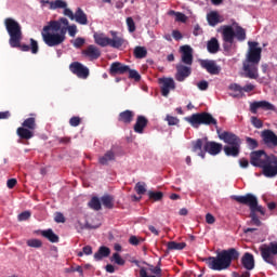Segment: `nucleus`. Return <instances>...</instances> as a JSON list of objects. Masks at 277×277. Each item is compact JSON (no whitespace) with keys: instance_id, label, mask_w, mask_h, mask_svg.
I'll list each match as a JSON object with an SVG mask.
<instances>
[{"instance_id":"1","label":"nucleus","mask_w":277,"mask_h":277,"mask_svg":"<svg viewBox=\"0 0 277 277\" xmlns=\"http://www.w3.org/2000/svg\"><path fill=\"white\" fill-rule=\"evenodd\" d=\"M185 120L186 122H189L194 129H198L200 124H205L206 127H215L220 140H222L224 144H227V146L241 145V138L237 134L229 131L222 132L220 130V127H217V119H215L210 113L203 111L193 114L190 117H186Z\"/></svg>"},{"instance_id":"2","label":"nucleus","mask_w":277,"mask_h":277,"mask_svg":"<svg viewBox=\"0 0 277 277\" xmlns=\"http://www.w3.org/2000/svg\"><path fill=\"white\" fill-rule=\"evenodd\" d=\"M239 260V251L235 248L223 250L216 256L202 258L201 261L208 265L209 269L213 272H223L228 269L233 261Z\"/></svg>"},{"instance_id":"3","label":"nucleus","mask_w":277,"mask_h":277,"mask_svg":"<svg viewBox=\"0 0 277 277\" xmlns=\"http://www.w3.org/2000/svg\"><path fill=\"white\" fill-rule=\"evenodd\" d=\"M193 153H198V156L201 159H205L207 153L209 155L215 156L222 153L223 145L217 142L209 141V138H198L197 141L193 142Z\"/></svg>"},{"instance_id":"4","label":"nucleus","mask_w":277,"mask_h":277,"mask_svg":"<svg viewBox=\"0 0 277 277\" xmlns=\"http://www.w3.org/2000/svg\"><path fill=\"white\" fill-rule=\"evenodd\" d=\"M57 31H60V23L57 22H49V25L43 27L41 36L47 47H60V44H63L64 36H61Z\"/></svg>"},{"instance_id":"5","label":"nucleus","mask_w":277,"mask_h":277,"mask_svg":"<svg viewBox=\"0 0 277 277\" xmlns=\"http://www.w3.org/2000/svg\"><path fill=\"white\" fill-rule=\"evenodd\" d=\"M4 27L9 35L10 47H18V42L23 40V27H21V24L16 19L8 17L4 19Z\"/></svg>"},{"instance_id":"6","label":"nucleus","mask_w":277,"mask_h":277,"mask_svg":"<svg viewBox=\"0 0 277 277\" xmlns=\"http://www.w3.org/2000/svg\"><path fill=\"white\" fill-rule=\"evenodd\" d=\"M110 36L111 38L105 36V34L95 32L93 38L95 44H98V47L103 48L111 47L113 49H120L123 47L124 42H127L124 38L118 37V31L116 30H110Z\"/></svg>"},{"instance_id":"7","label":"nucleus","mask_w":277,"mask_h":277,"mask_svg":"<svg viewBox=\"0 0 277 277\" xmlns=\"http://www.w3.org/2000/svg\"><path fill=\"white\" fill-rule=\"evenodd\" d=\"M101 220H103V216L101 213H98V210H95L93 213L87 216L85 223H81V221H77L76 228L78 233H81V230H92L101 227Z\"/></svg>"},{"instance_id":"8","label":"nucleus","mask_w":277,"mask_h":277,"mask_svg":"<svg viewBox=\"0 0 277 277\" xmlns=\"http://www.w3.org/2000/svg\"><path fill=\"white\" fill-rule=\"evenodd\" d=\"M116 202V197L114 195L104 194L101 198L97 196L91 197L90 201L88 202L89 209H114V205Z\"/></svg>"},{"instance_id":"9","label":"nucleus","mask_w":277,"mask_h":277,"mask_svg":"<svg viewBox=\"0 0 277 277\" xmlns=\"http://www.w3.org/2000/svg\"><path fill=\"white\" fill-rule=\"evenodd\" d=\"M37 128L36 118L29 117L23 121L22 127L17 128L16 133L21 140H31Z\"/></svg>"},{"instance_id":"10","label":"nucleus","mask_w":277,"mask_h":277,"mask_svg":"<svg viewBox=\"0 0 277 277\" xmlns=\"http://www.w3.org/2000/svg\"><path fill=\"white\" fill-rule=\"evenodd\" d=\"M230 199L238 202V205L249 207V209H263V207L259 206V197L252 193L246 195H232Z\"/></svg>"},{"instance_id":"11","label":"nucleus","mask_w":277,"mask_h":277,"mask_svg":"<svg viewBox=\"0 0 277 277\" xmlns=\"http://www.w3.org/2000/svg\"><path fill=\"white\" fill-rule=\"evenodd\" d=\"M260 252L263 261L268 265H276L274 255L277 254V242H271L269 245H263L260 247Z\"/></svg>"},{"instance_id":"12","label":"nucleus","mask_w":277,"mask_h":277,"mask_svg":"<svg viewBox=\"0 0 277 277\" xmlns=\"http://www.w3.org/2000/svg\"><path fill=\"white\" fill-rule=\"evenodd\" d=\"M269 155H267V153H265V150L263 149L251 151L250 154L251 166H253L254 168H261V170L265 168V163H267Z\"/></svg>"},{"instance_id":"13","label":"nucleus","mask_w":277,"mask_h":277,"mask_svg":"<svg viewBox=\"0 0 277 277\" xmlns=\"http://www.w3.org/2000/svg\"><path fill=\"white\" fill-rule=\"evenodd\" d=\"M248 44L249 52L245 62L250 64H259L261 62V53H263V49L259 48V42L256 41H249Z\"/></svg>"},{"instance_id":"14","label":"nucleus","mask_w":277,"mask_h":277,"mask_svg":"<svg viewBox=\"0 0 277 277\" xmlns=\"http://www.w3.org/2000/svg\"><path fill=\"white\" fill-rule=\"evenodd\" d=\"M262 174L266 176V179H274L277 176V156L269 155L266 163L262 169Z\"/></svg>"},{"instance_id":"15","label":"nucleus","mask_w":277,"mask_h":277,"mask_svg":"<svg viewBox=\"0 0 277 277\" xmlns=\"http://www.w3.org/2000/svg\"><path fill=\"white\" fill-rule=\"evenodd\" d=\"M222 29V38H223V49L228 51L230 47H233V42H235V29L230 25H224L221 27Z\"/></svg>"},{"instance_id":"16","label":"nucleus","mask_w":277,"mask_h":277,"mask_svg":"<svg viewBox=\"0 0 277 277\" xmlns=\"http://www.w3.org/2000/svg\"><path fill=\"white\" fill-rule=\"evenodd\" d=\"M69 70L72 75H77L79 79H88L90 77V69L79 62L71 63Z\"/></svg>"},{"instance_id":"17","label":"nucleus","mask_w":277,"mask_h":277,"mask_svg":"<svg viewBox=\"0 0 277 277\" xmlns=\"http://www.w3.org/2000/svg\"><path fill=\"white\" fill-rule=\"evenodd\" d=\"M263 144L268 148H277V135L274 131L266 129L261 132Z\"/></svg>"},{"instance_id":"18","label":"nucleus","mask_w":277,"mask_h":277,"mask_svg":"<svg viewBox=\"0 0 277 277\" xmlns=\"http://www.w3.org/2000/svg\"><path fill=\"white\" fill-rule=\"evenodd\" d=\"M158 82L163 96H169L170 90H176V82H174L173 78H159Z\"/></svg>"},{"instance_id":"19","label":"nucleus","mask_w":277,"mask_h":277,"mask_svg":"<svg viewBox=\"0 0 277 277\" xmlns=\"http://www.w3.org/2000/svg\"><path fill=\"white\" fill-rule=\"evenodd\" d=\"M242 66L247 79H259V63L243 62Z\"/></svg>"},{"instance_id":"20","label":"nucleus","mask_w":277,"mask_h":277,"mask_svg":"<svg viewBox=\"0 0 277 277\" xmlns=\"http://www.w3.org/2000/svg\"><path fill=\"white\" fill-rule=\"evenodd\" d=\"M176 74H175V79L181 83L187 79L192 75V65H183L179 64L175 67Z\"/></svg>"},{"instance_id":"21","label":"nucleus","mask_w":277,"mask_h":277,"mask_svg":"<svg viewBox=\"0 0 277 277\" xmlns=\"http://www.w3.org/2000/svg\"><path fill=\"white\" fill-rule=\"evenodd\" d=\"M259 109H265V111L276 110V106L267 101L253 102L250 104L251 114H258Z\"/></svg>"},{"instance_id":"22","label":"nucleus","mask_w":277,"mask_h":277,"mask_svg":"<svg viewBox=\"0 0 277 277\" xmlns=\"http://www.w3.org/2000/svg\"><path fill=\"white\" fill-rule=\"evenodd\" d=\"M11 49H19V51H23L24 53L31 51L32 55L38 54L39 51L38 41L34 38L30 39V45L25 43L22 44L21 41H18V45H11Z\"/></svg>"},{"instance_id":"23","label":"nucleus","mask_w":277,"mask_h":277,"mask_svg":"<svg viewBox=\"0 0 277 277\" xmlns=\"http://www.w3.org/2000/svg\"><path fill=\"white\" fill-rule=\"evenodd\" d=\"M201 68H205L209 75H220L222 71V68L217 66V63L215 61L211 60H203L200 62Z\"/></svg>"},{"instance_id":"24","label":"nucleus","mask_w":277,"mask_h":277,"mask_svg":"<svg viewBox=\"0 0 277 277\" xmlns=\"http://www.w3.org/2000/svg\"><path fill=\"white\" fill-rule=\"evenodd\" d=\"M82 55L83 57H87V60H90V62H94V60H98V57H101V49L91 44L87 49L82 50Z\"/></svg>"},{"instance_id":"25","label":"nucleus","mask_w":277,"mask_h":277,"mask_svg":"<svg viewBox=\"0 0 277 277\" xmlns=\"http://www.w3.org/2000/svg\"><path fill=\"white\" fill-rule=\"evenodd\" d=\"M129 72V65H124L120 62H115L110 65L109 75L116 77V75H127Z\"/></svg>"},{"instance_id":"26","label":"nucleus","mask_w":277,"mask_h":277,"mask_svg":"<svg viewBox=\"0 0 277 277\" xmlns=\"http://www.w3.org/2000/svg\"><path fill=\"white\" fill-rule=\"evenodd\" d=\"M182 62L186 64V66H192L194 64V50L189 45H182Z\"/></svg>"},{"instance_id":"27","label":"nucleus","mask_w":277,"mask_h":277,"mask_svg":"<svg viewBox=\"0 0 277 277\" xmlns=\"http://www.w3.org/2000/svg\"><path fill=\"white\" fill-rule=\"evenodd\" d=\"M134 118L135 113L133 110H123L118 116V122H121V124H131Z\"/></svg>"},{"instance_id":"28","label":"nucleus","mask_w":277,"mask_h":277,"mask_svg":"<svg viewBox=\"0 0 277 277\" xmlns=\"http://www.w3.org/2000/svg\"><path fill=\"white\" fill-rule=\"evenodd\" d=\"M241 264L245 269L252 272V269H254V255H252L250 252H246L241 258Z\"/></svg>"},{"instance_id":"29","label":"nucleus","mask_w":277,"mask_h":277,"mask_svg":"<svg viewBox=\"0 0 277 277\" xmlns=\"http://www.w3.org/2000/svg\"><path fill=\"white\" fill-rule=\"evenodd\" d=\"M145 127H148V119L142 115L137 116L136 122L133 128L134 132L142 134V133H144Z\"/></svg>"},{"instance_id":"30","label":"nucleus","mask_w":277,"mask_h":277,"mask_svg":"<svg viewBox=\"0 0 277 277\" xmlns=\"http://www.w3.org/2000/svg\"><path fill=\"white\" fill-rule=\"evenodd\" d=\"M223 150L226 157H239V153H241V145H225Z\"/></svg>"},{"instance_id":"31","label":"nucleus","mask_w":277,"mask_h":277,"mask_svg":"<svg viewBox=\"0 0 277 277\" xmlns=\"http://www.w3.org/2000/svg\"><path fill=\"white\" fill-rule=\"evenodd\" d=\"M74 21L79 25H88V15L83 12V9L78 8L74 14Z\"/></svg>"},{"instance_id":"32","label":"nucleus","mask_w":277,"mask_h":277,"mask_svg":"<svg viewBox=\"0 0 277 277\" xmlns=\"http://www.w3.org/2000/svg\"><path fill=\"white\" fill-rule=\"evenodd\" d=\"M109 161H116V153H114V150H108L98 158L101 166H108Z\"/></svg>"},{"instance_id":"33","label":"nucleus","mask_w":277,"mask_h":277,"mask_svg":"<svg viewBox=\"0 0 277 277\" xmlns=\"http://www.w3.org/2000/svg\"><path fill=\"white\" fill-rule=\"evenodd\" d=\"M41 236L48 239V241H50L51 243L60 242V236H57L51 228L41 230Z\"/></svg>"},{"instance_id":"34","label":"nucleus","mask_w":277,"mask_h":277,"mask_svg":"<svg viewBox=\"0 0 277 277\" xmlns=\"http://www.w3.org/2000/svg\"><path fill=\"white\" fill-rule=\"evenodd\" d=\"M259 214L265 215V210L264 209H251L250 217H251L252 223L255 226H261V220H259Z\"/></svg>"},{"instance_id":"35","label":"nucleus","mask_w":277,"mask_h":277,"mask_svg":"<svg viewBox=\"0 0 277 277\" xmlns=\"http://www.w3.org/2000/svg\"><path fill=\"white\" fill-rule=\"evenodd\" d=\"M111 254V250L108 247H100L97 252L94 253L95 261H103V259L109 256Z\"/></svg>"},{"instance_id":"36","label":"nucleus","mask_w":277,"mask_h":277,"mask_svg":"<svg viewBox=\"0 0 277 277\" xmlns=\"http://www.w3.org/2000/svg\"><path fill=\"white\" fill-rule=\"evenodd\" d=\"M207 49L209 53H217V51H220V41H217L216 38H211V40L208 41Z\"/></svg>"},{"instance_id":"37","label":"nucleus","mask_w":277,"mask_h":277,"mask_svg":"<svg viewBox=\"0 0 277 277\" xmlns=\"http://www.w3.org/2000/svg\"><path fill=\"white\" fill-rule=\"evenodd\" d=\"M207 21L210 27H215V25L220 23V14H217V12H210L207 15Z\"/></svg>"},{"instance_id":"38","label":"nucleus","mask_w":277,"mask_h":277,"mask_svg":"<svg viewBox=\"0 0 277 277\" xmlns=\"http://www.w3.org/2000/svg\"><path fill=\"white\" fill-rule=\"evenodd\" d=\"M234 25H236V29L235 31V38L239 41V42H243V40H246V29H243V27L237 25V23H234Z\"/></svg>"},{"instance_id":"39","label":"nucleus","mask_w":277,"mask_h":277,"mask_svg":"<svg viewBox=\"0 0 277 277\" xmlns=\"http://www.w3.org/2000/svg\"><path fill=\"white\" fill-rule=\"evenodd\" d=\"M187 247L185 242L169 241L167 245L168 250H184Z\"/></svg>"},{"instance_id":"40","label":"nucleus","mask_w":277,"mask_h":277,"mask_svg":"<svg viewBox=\"0 0 277 277\" xmlns=\"http://www.w3.org/2000/svg\"><path fill=\"white\" fill-rule=\"evenodd\" d=\"M146 55H148V51H146V48L136 47L134 49V56L136 57V60H144V57H146Z\"/></svg>"},{"instance_id":"41","label":"nucleus","mask_w":277,"mask_h":277,"mask_svg":"<svg viewBox=\"0 0 277 277\" xmlns=\"http://www.w3.org/2000/svg\"><path fill=\"white\" fill-rule=\"evenodd\" d=\"M148 198L149 200H153V202H159L163 200V193L149 190Z\"/></svg>"},{"instance_id":"42","label":"nucleus","mask_w":277,"mask_h":277,"mask_svg":"<svg viewBox=\"0 0 277 277\" xmlns=\"http://www.w3.org/2000/svg\"><path fill=\"white\" fill-rule=\"evenodd\" d=\"M68 4L64 0H55L51 3L50 10H62L67 8Z\"/></svg>"},{"instance_id":"43","label":"nucleus","mask_w":277,"mask_h":277,"mask_svg":"<svg viewBox=\"0 0 277 277\" xmlns=\"http://www.w3.org/2000/svg\"><path fill=\"white\" fill-rule=\"evenodd\" d=\"M128 75H129V79H133L136 82L142 81V76L140 75V72L135 69H131L130 66H129Z\"/></svg>"},{"instance_id":"44","label":"nucleus","mask_w":277,"mask_h":277,"mask_svg":"<svg viewBox=\"0 0 277 277\" xmlns=\"http://www.w3.org/2000/svg\"><path fill=\"white\" fill-rule=\"evenodd\" d=\"M246 143L247 146L250 150H254L256 148H259V141H256V138H252L250 136L246 137Z\"/></svg>"},{"instance_id":"45","label":"nucleus","mask_w":277,"mask_h":277,"mask_svg":"<svg viewBox=\"0 0 277 277\" xmlns=\"http://www.w3.org/2000/svg\"><path fill=\"white\" fill-rule=\"evenodd\" d=\"M134 189L138 196H143V194H146V184L137 182Z\"/></svg>"},{"instance_id":"46","label":"nucleus","mask_w":277,"mask_h":277,"mask_svg":"<svg viewBox=\"0 0 277 277\" xmlns=\"http://www.w3.org/2000/svg\"><path fill=\"white\" fill-rule=\"evenodd\" d=\"M27 246L29 248H42V240H40V239H29V240H27Z\"/></svg>"},{"instance_id":"47","label":"nucleus","mask_w":277,"mask_h":277,"mask_svg":"<svg viewBox=\"0 0 277 277\" xmlns=\"http://www.w3.org/2000/svg\"><path fill=\"white\" fill-rule=\"evenodd\" d=\"M127 26H128V31L130 34H133L135 31V21H133V17H127L126 19Z\"/></svg>"},{"instance_id":"48","label":"nucleus","mask_w":277,"mask_h":277,"mask_svg":"<svg viewBox=\"0 0 277 277\" xmlns=\"http://www.w3.org/2000/svg\"><path fill=\"white\" fill-rule=\"evenodd\" d=\"M166 120L169 124V127H176V124H179V122H181V120L176 117L167 115Z\"/></svg>"},{"instance_id":"49","label":"nucleus","mask_w":277,"mask_h":277,"mask_svg":"<svg viewBox=\"0 0 277 277\" xmlns=\"http://www.w3.org/2000/svg\"><path fill=\"white\" fill-rule=\"evenodd\" d=\"M54 222H56V224H64L66 222V216H64V213L62 212H55Z\"/></svg>"},{"instance_id":"50","label":"nucleus","mask_w":277,"mask_h":277,"mask_svg":"<svg viewBox=\"0 0 277 277\" xmlns=\"http://www.w3.org/2000/svg\"><path fill=\"white\" fill-rule=\"evenodd\" d=\"M30 217H31V212H29V211H24V212L19 213L17 216L18 222H25V221L29 220Z\"/></svg>"},{"instance_id":"51","label":"nucleus","mask_w":277,"mask_h":277,"mask_svg":"<svg viewBox=\"0 0 277 277\" xmlns=\"http://www.w3.org/2000/svg\"><path fill=\"white\" fill-rule=\"evenodd\" d=\"M111 261H115V263L117 265H124V263H126L124 259H122V256H120V253H114Z\"/></svg>"},{"instance_id":"52","label":"nucleus","mask_w":277,"mask_h":277,"mask_svg":"<svg viewBox=\"0 0 277 277\" xmlns=\"http://www.w3.org/2000/svg\"><path fill=\"white\" fill-rule=\"evenodd\" d=\"M83 44H85V39L78 37L74 40L72 45L76 49H81V47H83Z\"/></svg>"},{"instance_id":"53","label":"nucleus","mask_w":277,"mask_h":277,"mask_svg":"<svg viewBox=\"0 0 277 277\" xmlns=\"http://www.w3.org/2000/svg\"><path fill=\"white\" fill-rule=\"evenodd\" d=\"M251 122L255 129H263V121L256 117H251Z\"/></svg>"},{"instance_id":"54","label":"nucleus","mask_w":277,"mask_h":277,"mask_svg":"<svg viewBox=\"0 0 277 277\" xmlns=\"http://www.w3.org/2000/svg\"><path fill=\"white\" fill-rule=\"evenodd\" d=\"M197 88L198 90H201L202 92H205L206 90H209V82L206 80L199 81L197 83Z\"/></svg>"},{"instance_id":"55","label":"nucleus","mask_w":277,"mask_h":277,"mask_svg":"<svg viewBox=\"0 0 277 277\" xmlns=\"http://www.w3.org/2000/svg\"><path fill=\"white\" fill-rule=\"evenodd\" d=\"M50 23H58L60 29H62V25H64V27L69 26L68 19L66 17H61L58 21H51Z\"/></svg>"},{"instance_id":"56","label":"nucleus","mask_w":277,"mask_h":277,"mask_svg":"<svg viewBox=\"0 0 277 277\" xmlns=\"http://www.w3.org/2000/svg\"><path fill=\"white\" fill-rule=\"evenodd\" d=\"M70 127H79L81 124V118L80 117H71L69 119Z\"/></svg>"},{"instance_id":"57","label":"nucleus","mask_w":277,"mask_h":277,"mask_svg":"<svg viewBox=\"0 0 277 277\" xmlns=\"http://www.w3.org/2000/svg\"><path fill=\"white\" fill-rule=\"evenodd\" d=\"M67 31L71 38H75L77 36V25L67 26Z\"/></svg>"},{"instance_id":"58","label":"nucleus","mask_w":277,"mask_h":277,"mask_svg":"<svg viewBox=\"0 0 277 277\" xmlns=\"http://www.w3.org/2000/svg\"><path fill=\"white\" fill-rule=\"evenodd\" d=\"M65 272L66 274H70V272H78L80 276H83V268L81 266L66 268Z\"/></svg>"},{"instance_id":"59","label":"nucleus","mask_w":277,"mask_h":277,"mask_svg":"<svg viewBox=\"0 0 277 277\" xmlns=\"http://www.w3.org/2000/svg\"><path fill=\"white\" fill-rule=\"evenodd\" d=\"M229 90L233 92H239L240 94L243 92V88L237 83L229 84Z\"/></svg>"},{"instance_id":"60","label":"nucleus","mask_w":277,"mask_h":277,"mask_svg":"<svg viewBox=\"0 0 277 277\" xmlns=\"http://www.w3.org/2000/svg\"><path fill=\"white\" fill-rule=\"evenodd\" d=\"M175 21L180 23H186L187 16L184 13L177 12L175 13Z\"/></svg>"},{"instance_id":"61","label":"nucleus","mask_w":277,"mask_h":277,"mask_svg":"<svg viewBox=\"0 0 277 277\" xmlns=\"http://www.w3.org/2000/svg\"><path fill=\"white\" fill-rule=\"evenodd\" d=\"M16 183H18L16 179H10L6 182V187H9V189H14V187H16Z\"/></svg>"},{"instance_id":"62","label":"nucleus","mask_w":277,"mask_h":277,"mask_svg":"<svg viewBox=\"0 0 277 277\" xmlns=\"http://www.w3.org/2000/svg\"><path fill=\"white\" fill-rule=\"evenodd\" d=\"M206 222L207 224H215V216L211 213L206 214Z\"/></svg>"},{"instance_id":"63","label":"nucleus","mask_w":277,"mask_h":277,"mask_svg":"<svg viewBox=\"0 0 277 277\" xmlns=\"http://www.w3.org/2000/svg\"><path fill=\"white\" fill-rule=\"evenodd\" d=\"M131 246H140V238L137 236H131L129 239Z\"/></svg>"},{"instance_id":"64","label":"nucleus","mask_w":277,"mask_h":277,"mask_svg":"<svg viewBox=\"0 0 277 277\" xmlns=\"http://www.w3.org/2000/svg\"><path fill=\"white\" fill-rule=\"evenodd\" d=\"M140 277H157V276L148 275V272L146 271V267H141V269H140Z\"/></svg>"}]
</instances>
